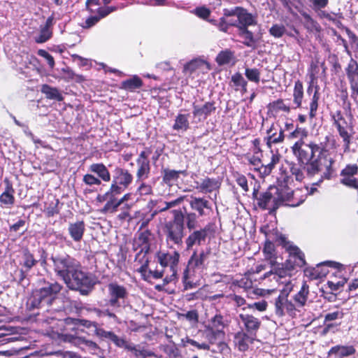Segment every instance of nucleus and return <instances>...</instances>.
I'll return each instance as SVG.
<instances>
[{
  "label": "nucleus",
  "mask_w": 358,
  "mask_h": 358,
  "mask_svg": "<svg viewBox=\"0 0 358 358\" xmlns=\"http://www.w3.org/2000/svg\"><path fill=\"white\" fill-rule=\"evenodd\" d=\"M62 289L63 285L56 280H40L25 302L24 311L29 320L45 323L55 320L58 311L52 305Z\"/></svg>",
  "instance_id": "obj_1"
},
{
  "label": "nucleus",
  "mask_w": 358,
  "mask_h": 358,
  "mask_svg": "<svg viewBox=\"0 0 358 358\" xmlns=\"http://www.w3.org/2000/svg\"><path fill=\"white\" fill-rule=\"evenodd\" d=\"M295 157L298 164L290 162L289 169L296 181L301 182L305 178L304 172L309 178L320 174V179L316 185L322 182L324 180H331L335 176V159L330 156L329 151H318L313 157L302 162L297 157Z\"/></svg>",
  "instance_id": "obj_2"
},
{
  "label": "nucleus",
  "mask_w": 358,
  "mask_h": 358,
  "mask_svg": "<svg viewBox=\"0 0 358 358\" xmlns=\"http://www.w3.org/2000/svg\"><path fill=\"white\" fill-rule=\"evenodd\" d=\"M172 218L162 226V232L167 245L181 247L185 236V225L189 231L196 229L197 215L194 212L183 213L180 209L171 211Z\"/></svg>",
  "instance_id": "obj_3"
},
{
  "label": "nucleus",
  "mask_w": 358,
  "mask_h": 358,
  "mask_svg": "<svg viewBox=\"0 0 358 358\" xmlns=\"http://www.w3.org/2000/svg\"><path fill=\"white\" fill-rule=\"evenodd\" d=\"M308 135V130L299 126H296L295 129L288 135L289 139L299 138L291 146V151L293 155L297 157L301 162L308 159L309 157H313V155L318 151H329L327 143H318L314 141L306 143L304 138H307Z\"/></svg>",
  "instance_id": "obj_4"
},
{
  "label": "nucleus",
  "mask_w": 358,
  "mask_h": 358,
  "mask_svg": "<svg viewBox=\"0 0 358 358\" xmlns=\"http://www.w3.org/2000/svg\"><path fill=\"white\" fill-rule=\"evenodd\" d=\"M280 185H270L266 189L259 191L254 188L252 198L255 205L262 210H268L270 215H275L277 210L282 206Z\"/></svg>",
  "instance_id": "obj_5"
},
{
  "label": "nucleus",
  "mask_w": 358,
  "mask_h": 358,
  "mask_svg": "<svg viewBox=\"0 0 358 358\" xmlns=\"http://www.w3.org/2000/svg\"><path fill=\"white\" fill-rule=\"evenodd\" d=\"M210 250H201L199 252L194 250L190 256L187 265L182 273V282L184 289H193L199 285L198 280H194L196 270H203L206 268V261L210 255Z\"/></svg>",
  "instance_id": "obj_6"
},
{
  "label": "nucleus",
  "mask_w": 358,
  "mask_h": 358,
  "mask_svg": "<svg viewBox=\"0 0 358 358\" xmlns=\"http://www.w3.org/2000/svg\"><path fill=\"white\" fill-rule=\"evenodd\" d=\"M330 117L333 126L336 128L338 134L342 139L343 152H349L355 134L354 124L352 121V115L350 114V120L348 121L343 113L341 110H336L330 113Z\"/></svg>",
  "instance_id": "obj_7"
},
{
  "label": "nucleus",
  "mask_w": 358,
  "mask_h": 358,
  "mask_svg": "<svg viewBox=\"0 0 358 358\" xmlns=\"http://www.w3.org/2000/svg\"><path fill=\"white\" fill-rule=\"evenodd\" d=\"M62 280L69 289L78 291L83 296L89 295L95 285L90 274L83 270L81 264L69 274V278Z\"/></svg>",
  "instance_id": "obj_8"
},
{
  "label": "nucleus",
  "mask_w": 358,
  "mask_h": 358,
  "mask_svg": "<svg viewBox=\"0 0 358 358\" xmlns=\"http://www.w3.org/2000/svg\"><path fill=\"white\" fill-rule=\"evenodd\" d=\"M281 283H285V287L275 300V313L278 317L287 315L295 318L299 311L293 301L288 298L294 285L290 280L282 281Z\"/></svg>",
  "instance_id": "obj_9"
},
{
  "label": "nucleus",
  "mask_w": 358,
  "mask_h": 358,
  "mask_svg": "<svg viewBox=\"0 0 358 358\" xmlns=\"http://www.w3.org/2000/svg\"><path fill=\"white\" fill-rule=\"evenodd\" d=\"M50 260L55 273L62 280L69 278V274L81 264L66 252L52 254Z\"/></svg>",
  "instance_id": "obj_10"
},
{
  "label": "nucleus",
  "mask_w": 358,
  "mask_h": 358,
  "mask_svg": "<svg viewBox=\"0 0 358 358\" xmlns=\"http://www.w3.org/2000/svg\"><path fill=\"white\" fill-rule=\"evenodd\" d=\"M134 179L129 169L117 166L112 171L111 182L106 192H113V194L123 192L131 186Z\"/></svg>",
  "instance_id": "obj_11"
},
{
  "label": "nucleus",
  "mask_w": 358,
  "mask_h": 358,
  "mask_svg": "<svg viewBox=\"0 0 358 358\" xmlns=\"http://www.w3.org/2000/svg\"><path fill=\"white\" fill-rule=\"evenodd\" d=\"M273 268L265 273L261 278L260 281L264 285H268L272 280L278 282L280 279L287 277L290 278L292 275L294 265L292 264L291 259H287L283 263H278L273 266H271Z\"/></svg>",
  "instance_id": "obj_12"
},
{
  "label": "nucleus",
  "mask_w": 358,
  "mask_h": 358,
  "mask_svg": "<svg viewBox=\"0 0 358 358\" xmlns=\"http://www.w3.org/2000/svg\"><path fill=\"white\" fill-rule=\"evenodd\" d=\"M343 268V264L332 261L319 263L315 267H307L303 270L305 276L313 280L325 277L331 271L332 275L340 273Z\"/></svg>",
  "instance_id": "obj_13"
},
{
  "label": "nucleus",
  "mask_w": 358,
  "mask_h": 358,
  "mask_svg": "<svg viewBox=\"0 0 358 358\" xmlns=\"http://www.w3.org/2000/svg\"><path fill=\"white\" fill-rule=\"evenodd\" d=\"M188 236L185 239L186 250L192 249L194 245L200 246L203 244L208 236H213L215 232L214 224L208 223L199 229L189 231Z\"/></svg>",
  "instance_id": "obj_14"
},
{
  "label": "nucleus",
  "mask_w": 358,
  "mask_h": 358,
  "mask_svg": "<svg viewBox=\"0 0 358 358\" xmlns=\"http://www.w3.org/2000/svg\"><path fill=\"white\" fill-rule=\"evenodd\" d=\"M122 192H118L113 194L112 192H106L103 194H99L96 197V200L99 202L106 201L101 212L103 213H113L117 210L118 207L123 203L124 201H128L130 199L131 194H125L122 197L118 199V196Z\"/></svg>",
  "instance_id": "obj_15"
},
{
  "label": "nucleus",
  "mask_w": 358,
  "mask_h": 358,
  "mask_svg": "<svg viewBox=\"0 0 358 358\" xmlns=\"http://www.w3.org/2000/svg\"><path fill=\"white\" fill-rule=\"evenodd\" d=\"M107 287L109 297L108 304L115 309L122 307V303H124L129 296L127 289L116 282L108 283Z\"/></svg>",
  "instance_id": "obj_16"
},
{
  "label": "nucleus",
  "mask_w": 358,
  "mask_h": 358,
  "mask_svg": "<svg viewBox=\"0 0 358 358\" xmlns=\"http://www.w3.org/2000/svg\"><path fill=\"white\" fill-rule=\"evenodd\" d=\"M282 206L297 207L303 203L306 199L307 194L303 193V189H292L287 185H280V194Z\"/></svg>",
  "instance_id": "obj_17"
},
{
  "label": "nucleus",
  "mask_w": 358,
  "mask_h": 358,
  "mask_svg": "<svg viewBox=\"0 0 358 358\" xmlns=\"http://www.w3.org/2000/svg\"><path fill=\"white\" fill-rule=\"evenodd\" d=\"M205 338L207 340V344H209L210 351L213 353L225 354L229 351L228 345L223 341L224 338V331H213L205 328Z\"/></svg>",
  "instance_id": "obj_18"
},
{
  "label": "nucleus",
  "mask_w": 358,
  "mask_h": 358,
  "mask_svg": "<svg viewBox=\"0 0 358 358\" xmlns=\"http://www.w3.org/2000/svg\"><path fill=\"white\" fill-rule=\"evenodd\" d=\"M344 71L350 85V97L358 104V62L351 58Z\"/></svg>",
  "instance_id": "obj_19"
},
{
  "label": "nucleus",
  "mask_w": 358,
  "mask_h": 358,
  "mask_svg": "<svg viewBox=\"0 0 358 358\" xmlns=\"http://www.w3.org/2000/svg\"><path fill=\"white\" fill-rule=\"evenodd\" d=\"M340 183L358 192V164H347L340 172Z\"/></svg>",
  "instance_id": "obj_20"
},
{
  "label": "nucleus",
  "mask_w": 358,
  "mask_h": 358,
  "mask_svg": "<svg viewBox=\"0 0 358 358\" xmlns=\"http://www.w3.org/2000/svg\"><path fill=\"white\" fill-rule=\"evenodd\" d=\"M180 257V253L176 250L172 252L159 251L156 255L158 263L164 268L169 266L173 277L176 275V267L179 263Z\"/></svg>",
  "instance_id": "obj_21"
},
{
  "label": "nucleus",
  "mask_w": 358,
  "mask_h": 358,
  "mask_svg": "<svg viewBox=\"0 0 358 358\" xmlns=\"http://www.w3.org/2000/svg\"><path fill=\"white\" fill-rule=\"evenodd\" d=\"M153 236V234L149 229H146L143 231H138L132 241V250L134 251L143 250L150 252L151 239Z\"/></svg>",
  "instance_id": "obj_22"
},
{
  "label": "nucleus",
  "mask_w": 358,
  "mask_h": 358,
  "mask_svg": "<svg viewBox=\"0 0 358 358\" xmlns=\"http://www.w3.org/2000/svg\"><path fill=\"white\" fill-rule=\"evenodd\" d=\"M38 261L35 259L34 255L28 248L22 250V262L20 265L18 282L21 283L27 277V273L29 272L38 264Z\"/></svg>",
  "instance_id": "obj_23"
},
{
  "label": "nucleus",
  "mask_w": 358,
  "mask_h": 358,
  "mask_svg": "<svg viewBox=\"0 0 358 358\" xmlns=\"http://www.w3.org/2000/svg\"><path fill=\"white\" fill-rule=\"evenodd\" d=\"M209 70L210 65L208 62L201 59H194L184 65L182 73L188 76L199 75L207 73Z\"/></svg>",
  "instance_id": "obj_24"
},
{
  "label": "nucleus",
  "mask_w": 358,
  "mask_h": 358,
  "mask_svg": "<svg viewBox=\"0 0 358 358\" xmlns=\"http://www.w3.org/2000/svg\"><path fill=\"white\" fill-rule=\"evenodd\" d=\"M267 148H271L273 145L282 143L285 141L284 130L278 125L272 123L266 130V136L264 138Z\"/></svg>",
  "instance_id": "obj_25"
},
{
  "label": "nucleus",
  "mask_w": 358,
  "mask_h": 358,
  "mask_svg": "<svg viewBox=\"0 0 358 358\" xmlns=\"http://www.w3.org/2000/svg\"><path fill=\"white\" fill-rule=\"evenodd\" d=\"M239 318L243 324L244 331L257 337V332L262 325L261 320L254 315L248 313H241Z\"/></svg>",
  "instance_id": "obj_26"
},
{
  "label": "nucleus",
  "mask_w": 358,
  "mask_h": 358,
  "mask_svg": "<svg viewBox=\"0 0 358 358\" xmlns=\"http://www.w3.org/2000/svg\"><path fill=\"white\" fill-rule=\"evenodd\" d=\"M256 336L241 329L234 335L233 343L235 348L240 352H245L248 350L250 345L256 340Z\"/></svg>",
  "instance_id": "obj_27"
},
{
  "label": "nucleus",
  "mask_w": 358,
  "mask_h": 358,
  "mask_svg": "<svg viewBox=\"0 0 358 358\" xmlns=\"http://www.w3.org/2000/svg\"><path fill=\"white\" fill-rule=\"evenodd\" d=\"M150 252H145L143 250H138L134 258L135 266L138 265L139 267L136 269V271L141 273L142 279L148 280L147 270L148 269L150 259L148 257Z\"/></svg>",
  "instance_id": "obj_28"
},
{
  "label": "nucleus",
  "mask_w": 358,
  "mask_h": 358,
  "mask_svg": "<svg viewBox=\"0 0 358 358\" xmlns=\"http://www.w3.org/2000/svg\"><path fill=\"white\" fill-rule=\"evenodd\" d=\"M192 114L194 117H198L199 120H206L217 109L215 101H207L203 105H196L195 103L192 104Z\"/></svg>",
  "instance_id": "obj_29"
},
{
  "label": "nucleus",
  "mask_w": 358,
  "mask_h": 358,
  "mask_svg": "<svg viewBox=\"0 0 358 358\" xmlns=\"http://www.w3.org/2000/svg\"><path fill=\"white\" fill-rule=\"evenodd\" d=\"M242 10L243 11H241L239 15H238L237 20L230 24L231 27H236L237 29H239L256 25L257 22L255 17L245 8H243Z\"/></svg>",
  "instance_id": "obj_30"
},
{
  "label": "nucleus",
  "mask_w": 358,
  "mask_h": 358,
  "mask_svg": "<svg viewBox=\"0 0 358 358\" xmlns=\"http://www.w3.org/2000/svg\"><path fill=\"white\" fill-rule=\"evenodd\" d=\"M5 184L4 191L0 194V203L1 206L6 208H11L15 203V189L12 182L5 178L3 180Z\"/></svg>",
  "instance_id": "obj_31"
},
{
  "label": "nucleus",
  "mask_w": 358,
  "mask_h": 358,
  "mask_svg": "<svg viewBox=\"0 0 358 358\" xmlns=\"http://www.w3.org/2000/svg\"><path fill=\"white\" fill-rule=\"evenodd\" d=\"M189 206L192 210L198 213V215L203 217L207 215L205 210L212 211L210 202L203 197L190 196Z\"/></svg>",
  "instance_id": "obj_32"
},
{
  "label": "nucleus",
  "mask_w": 358,
  "mask_h": 358,
  "mask_svg": "<svg viewBox=\"0 0 358 358\" xmlns=\"http://www.w3.org/2000/svg\"><path fill=\"white\" fill-rule=\"evenodd\" d=\"M86 224L84 220H77L74 222H69L68 232L71 239L76 242H80L85 232Z\"/></svg>",
  "instance_id": "obj_33"
},
{
  "label": "nucleus",
  "mask_w": 358,
  "mask_h": 358,
  "mask_svg": "<svg viewBox=\"0 0 358 358\" xmlns=\"http://www.w3.org/2000/svg\"><path fill=\"white\" fill-rule=\"evenodd\" d=\"M196 188L202 193H211L213 191L218 190L220 188L222 181L220 178L206 177L202 179L199 185L196 182Z\"/></svg>",
  "instance_id": "obj_34"
},
{
  "label": "nucleus",
  "mask_w": 358,
  "mask_h": 358,
  "mask_svg": "<svg viewBox=\"0 0 358 358\" xmlns=\"http://www.w3.org/2000/svg\"><path fill=\"white\" fill-rule=\"evenodd\" d=\"M243 7L241 6H236L233 8H224L223 9V16L220 18V24H219V30L224 33H227L228 30L232 22H227V17L236 16L238 17V15L241 11H243L242 9Z\"/></svg>",
  "instance_id": "obj_35"
},
{
  "label": "nucleus",
  "mask_w": 358,
  "mask_h": 358,
  "mask_svg": "<svg viewBox=\"0 0 358 358\" xmlns=\"http://www.w3.org/2000/svg\"><path fill=\"white\" fill-rule=\"evenodd\" d=\"M268 114L275 116L280 112H283L286 114L291 113L293 107L289 103H286L285 101L282 99H278L267 105Z\"/></svg>",
  "instance_id": "obj_36"
},
{
  "label": "nucleus",
  "mask_w": 358,
  "mask_h": 358,
  "mask_svg": "<svg viewBox=\"0 0 358 358\" xmlns=\"http://www.w3.org/2000/svg\"><path fill=\"white\" fill-rule=\"evenodd\" d=\"M180 175L186 176L187 175V171H176L169 168L162 169V182L169 187H171L174 182H177L180 178Z\"/></svg>",
  "instance_id": "obj_37"
},
{
  "label": "nucleus",
  "mask_w": 358,
  "mask_h": 358,
  "mask_svg": "<svg viewBox=\"0 0 358 358\" xmlns=\"http://www.w3.org/2000/svg\"><path fill=\"white\" fill-rule=\"evenodd\" d=\"M309 294V286L306 282H303L300 290L294 295L293 301L294 304L297 308V310L299 313L301 311V309L304 308L308 299Z\"/></svg>",
  "instance_id": "obj_38"
},
{
  "label": "nucleus",
  "mask_w": 358,
  "mask_h": 358,
  "mask_svg": "<svg viewBox=\"0 0 358 358\" xmlns=\"http://www.w3.org/2000/svg\"><path fill=\"white\" fill-rule=\"evenodd\" d=\"M280 158L281 156L278 152L273 153L271 151L270 162L267 164L261 165L259 167H255L254 171L257 172L261 178L268 176L271 173L275 165L279 163Z\"/></svg>",
  "instance_id": "obj_39"
},
{
  "label": "nucleus",
  "mask_w": 358,
  "mask_h": 358,
  "mask_svg": "<svg viewBox=\"0 0 358 358\" xmlns=\"http://www.w3.org/2000/svg\"><path fill=\"white\" fill-rule=\"evenodd\" d=\"M89 171L96 175L100 181L108 182L111 180L112 174L106 166L103 163H94L89 166Z\"/></svg>",
  "instance_id": "obj_40"
},
{
  "label": "nucleus",
  "mask_w": 358,
  "mask_h": 358,
  "mask_svg": "<svg viewBox=\"0 0 358 358\" xmlns=\"http://www.w3.org/2000/svg\"><path fill=\"white\" fill-rule=\"evenodd\" d=\"M289 254V259L292 262V264L296 266L303 267L306 264L304 253L296 245L289 246L287 251Z\"/></svg>",
  "instance_id": "obj_41"
},
{
  "label": "nucleus",
  "mask_w": 358,
  "mask_h": 358,
  "mask_svg": "<svg viewBox=\"0 0 358 358\" xmlns=\"http://www.w3.org/2000/svg\"><path fill=\"white\" fill-rule=\"evenodd\" d=\"M64 341L73 343L81 348L85 347L92 350H95L99 348L98 345L95 342L85 339L83 337L76 336L75 335L68 334H64Z\"/></svg>",
  "instance_id": "obj_42"
},
{
  "label": "nucleus",
  "mask_w": 358,
  "mask_h": 358,
  "mask_svg": "<svg viewBox=\"0 0 358 358\" xmlns=\"http://www.w3.org/2000/svg\"><path fill=\"white\" fill-rule=\"evenodd\" d=\"M215 62L218 66H224L231 64L234 65L236 62L235 52L230 49L221 50L215 57Z\"/></svg>",
  "instance_id": "obj_43"
},
{
  "label": "nucleus",
  "mask_w": 358,
  "mask_h": 358,
  "mask_svg": "<svg viewBox=\"0 0 358 358\" xmlns=\"http://www.w3.org/2000/svg\"><path fill=\"white\" fill-rule=\"evenodd\" d=\"M299 13L304 20V28L310 33H320L322 27L320 24L307 12L304 10H299Z\"/></svg>",
  "instance_id": "obj_44"
},
{
  "label": "nucleus",
  "mask_w": 358,
  "mask_h": 358,
  "mask_svg": "<svg viewBox=\"0 0 358 358\" xmlns=\"http://www.w3.org/2000/svg\"><path fill=\"white\" fill-rule=\"evenodd\" d=\"M143 85L142 79L137 75L121 82L120 89L127 92H135L141 89Z\"/></svg>",
  "instance_id": "obj_45"
},
{
  "label": "nucleus",
  "mask_w": 358,
  "mask_h": 358,
  "mask_svg": "<svg viewBox=\"0 0 358 358\" xmlns=\"http://www.w3.org/2000/svg\"><path fill=\"white\" fill-rule=\"evenodd\" d=\"M262 252L264 258L269 262L270 266H273L276 264L277 253L274 243L269 239H266L264 244Z\"/></svg>",
  "instance_id": "obj_46"
},
{
  "label": "nucleus",
  "mask_w": 358,
  "mask_h": 358,
  "mask_svg": "<svg viewBox=\"0 0 358 358\" xmlns=\"http://www.w3.org/2000/svg\"><path fill=\"white\" fill-rule=\"evenodd\" d=\"M304 96L303 85L300 80L294 83L293 90V103L295 105L293 109L300 108L302 106V101Z\"/></svg>",
  "instance_id": "obj_47"
},
{
  "label": "nucleus",
  "mask_w": 358,
  "mask_h": 358,
  "mask_svg": "<svg viewBox=\"0 0 358 358\" xmlns=\"http://www.w3.org/2000/svg\"><path fill=\"white\" fill-rule=\"evenodd\" d=\"M151 171L150 162H136V180L142 182L150 177Z\"/></svg>",
  "instance_id": "obj_48"
},
{
  "label": "nucleus",
  "mask_w": 358,
  "mask_h": 358,
  "mask_svg": "<svg viewBox=\"0 0 358 358\" xmlns=\"http://www.w3.org/2000/svg\"><path fill=\"white\" fill-rule=\"evenodd\" d=\"M356 350L352 345H336L332 347L329 351V355H335L339 358H343L352 355Z\"/></svg>",
  "instance_id": "obj_49"
},
{
  "label": "nucleus",
  "mask_w": 358,
  "mask_h": 358,
  "mask_svg": "<svg viewBox=\"0 0 358 358\" xmlns=\"http://www.w3.org/2000/svg\"><path fill=\"white\" fill-rule=\"evenodd\" d=\"M320 71V69L319 59L312 61L308 69V76L310 78V85L307 90L308 93H310V92L313 90L312 85L317 83Z\"/></svg>",
  "instance_id": "obj_50"
},
{
  "label": "nucleus",
  "mask_w": 358,
  "mask_h": 358,
  "mask_svg": "<svg viewBox=\"0 0 358 358\" xmlns=\"http://www.w3.org/2000/svg\"><path fill=\"white\" fill-rule=\"evenodd\" d=\"M238 35L243 39V43L247 47H255L258 39L254 33L249 30V27L238 29Z\"/></svg>",
  "instance_id": "obj_51"
},
{
  "label": "nucleus",
  "mask_w": 358,
  "mask_h": 358,
  "mask_svg": "<svg viewBox=\"0 0 358 358\" xmlns=\"http://www.w3.org/2000/svg\"><path fill=\"white\" fill-rule=\"evenodd\" d=\"M189 113H178L176 117L174 124L172 126V129L178 131H186L188 130L189 129Z\"/></svg>",
  "instance_id": "obj_52"
},
{
  "label": "nucleus",
  "mask_w": 358,
  "mask_h": 358,
  "mask_svg": "<svg viewBox=\"0 0 358 358\" xmlns=\"http://www.w3.org/2000/svg\"><path fill=\"white\" fill-rule=\"evenodd\" d=\"M59 200L55 197H52L48 202L45 203L44 212L46 217H51L58 215L60 212Z\"/></svg>",
  "instance_id": "obj_53"
},
{
  "label": "nucleus",
  "mask_w": 358,
  "mask_h": 358,
  "mask_svg": "<svg viewBox=\"0 0 358 358\" xmlns=\"http://www.w3.org/2000/svg\"><path fill=\"white\" fill-rule=\"evenodd\" d=\"M41 92L45 95L48 99H54L58 101H62L64 99L62 94L57 88L51 87L48 84L41 85Z\"/></svg>",
  "instance_id": "obj_54"
},
{
  "label": "nucleus",
  "mask_w": 358,
  "mask_h": 358,
  "mask_svg": "<svg viewBox=\"0 0 358 358\" xmlns=\"http://www.w3.org/2000/svg\"><path fill=\"white\" fill-rule=\"evenodd\" d=\"M206 329L216 331H224V317L220 314H216L214 317H213L208 325L205 327Z\"/></svg>",
  "instance_id": "obj_55"
},
{
  "label": "nucleus",
  "mask_w": 358,
  "mask_h": 358,
  "mask_svg": "<svg viewBox=\"0 0 358 358\" xmlns=\"http://www.w3.org/2000/svg\"><path fill=\"white\" fill-rule=\"evenodd\" d=\"M129 352H131L136 358H148L156 357V355L154 352L143 348H141L139 345H136L131 344Z\"/></svg>",
  "instance_id": "obj_56"
},
{
  "label": "nucleus",
  "mask_w": 358,
  "mask_h": 358,
  "mask_svg": "<svg viewBox=\"0 0 358 358\" xmlns=\"http://www.w3.org/2000/svg\"><path fill=\"white\" fill-rule=\"evenodd\" d=\"M344 313L341 308L335 306L333 310L327 313L324 316V323H333V321L342 320L344 317Z\"/></svg>",
  "instance_id": "obj_57"
},
{
  "label": "nucleus",
  "mask_w": 358,
  "mask_h": 358,
  "mask_svg": "<svg viewBox=\"0 0 358 358\" xmlns=\"http://www.w3.org/2000/svg\"><path fill=\"white\" fill-rule=\"evenodd\" d=\"M320 100V92L319 87L316 85L315 92L312 96L311 101L309 104V117L310 119H313L317 115V111L319 106Z\"/></svg>",
  "instance_id": "obj_58"
},
{
  "label": "nucleus",
  "mask_w": 358,
  "mask_h": 358,
  "mask_svg": "<svg viewBox=\"0 0 358 358\" xmlns=\"http://www.w3.org/2000/svg\"><path fill=\"white\" fill-rule=\"evenodd\" d=\"M62 71L64 74V79L66 81H75L78 83H81L86 80L84 76L80 74H76L72 69L69 67L63 68Z\"/></svg>",
  "instance_id": "obj_59"
},
{
  "label": "nucleus",
  "mask_w": 358,
  "mask_h": 358,
  "mask_svg": "<svg viewBox=\"0 0 358 358\" xmlns=\"http://www.w3.org/2000/svg\"><path fill=\"white\" fill-rule=\"evenodd\" d=\"M67 321L68 322H70L69 324H80L87 329L94 328L95 329L96 326L99 325V324L95 321H91L85 319L67 317Z\"/></svg>",
  "instance_id": "obj_60"
},
{
  "label": "nucleus",
  "mask_w": 358,
  "mask_h": 358,
  "mask_svg": "<svg viewBox=\"0 0 358 358\" xmlns=\"http://www.w3.org/2000/svg\"><path fill=\"white\" fill-rule=\"evenodd\" d=\"M245 76L250 82H253L256 84L260 82L261 72L260 70L257 68H246L245 70Z\"/></svg>",
  "instance_id": "obj_61"
},
{
  "label": "nucleus",
  "mask_w": 358,
  "mask_h": 358,
  "mask_svg": "<svg viewBox=\"0 0 358 358\" xmlns=\"http://www.w3.org/2000/svg\"><path fill=\"white\" fill-rule=\"evenodd\" d=\"M52 36V29H47L41 27L40 33L38 36L35 38V41L37 43H43L48 41Z\"/></svg>",
  "instance_id": "obj_62"
},
{
  "label": "nucleus",
  "mask_w": 358,
  "mask_h": 358,
  "mask_svg": "<svg viewBox=\"0 0 358 358\" xmlns=\"http://www.w3.org/2000/svg\"><path fill=\"white\" fill-rule=\"evenodd\" d=\"M231 81L236 91H238L240 88L245 85H248V81L245 80L241 73L236 72L231 76Z\"/></svg>",
  "instance_id": "obj_63"
},
{
  "label": "nucleus",
  "mask_w": 358,
  "mask_h": 358,
  "mask_svg": "<svg viewBox=\"0 0 358 358\" xmlns=\"http://www.w3.org/2000/svg\"><path fill=\"white\" fill-rule=\"evenodd\" d=\"M286 33V28L283 24H274L269 29V34L275 38H280Z\"/></svg>",
  "instance_id": "obj_64"
}]
</instances>
